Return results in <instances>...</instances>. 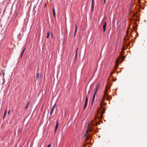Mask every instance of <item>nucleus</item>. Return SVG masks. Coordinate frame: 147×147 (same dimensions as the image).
Returning <instances> with one entry per match:
<instances>
[{"mask_svg":"<svg viewBox=\"0 0 147 147\" xmlns=\"http://www.w3.org/2000/svg\"><path fill=\"white\" fill-rule=\"evenodd\" d=\"M106 0H104V4H105V3L106 2Z\"/></svg>","mask_w":147,"mask_h":147,"instance_id":"c85d7f7f","label":"nucleus"},{"mask_svg":"<svg viewBox=\"0 0 147 147\" xmlns=\"http://www.w3.org/2000/svg\"><path fill=\"white\" fill-rule=\"evenodd\" d=\"M77 49L76 50V54L75 55V58L76 59V58L77 56Z\"/></svg>","mask_w":147,"mask_h":147,"instance_id":"a211bd4d","label":"nucleus"},{"mask_svg":"<svg viewBox=\"0 0 147 147\" xmlns=\"http://www.w3.org/2000/svg\"><path fill=\"white\" fill-rule=\"evenodd\" d=\"M49 32H48L47 33V38H48L49 37Z\"/></svg>","mask_w":147,"mask_h":147,"instance_id":"6ab92c4d","label":"nucleus"},{"mask_svg":"<svg viewBox=\"0 0 147 147\" xmlns=\"http://www.w3.org/2000/svg\"><path fill=\"white\" fill-rule=\"evenodd\" d=\"M36 75V79L38 81L39 78H40L41 77V75L39 73H37Z\"/></svg>","mask_w":147,"mask_h":147,"instance_id":"20e7f679","label":"nucleus"},{"mask_svg":"<svg viewBox=\"0 0 147 147\" xmlns=\"http://www.w3.org/2000/svg\"><path fill=\"white\" fill-rule=\"evenodd\" d=\"M56 105V104H55L53 106V107L51 109V111H53V110H54V108L55 107Z\"/></svg>","mask_w":147,"mask_h":147,"instance_id":"f8f14e48","label":"nucleus"},{"mask_svg":"<svg viewBox=\"0 0 147 147\" xmlns=\"http://www.w3.org/2000/svg\"><path fill=\"white\" fill-rule=\"evenodd\" d=\"M108 93V89L107 88L106 90L105 91V95L104 96H106V94Z\"/></svg>","mask_w":147,"mask_h":147,"instance_id":"9b49d317","label":"nucleus"},{"mask_svg":"<svg viewBox=\"0 0 147 147\" xmlns=\"http://www.w3.org/2000/svg\"><path fill=\"white\" fill-rule=\"evenodd\" d=\"M47 147H51V144H49L47 146Z\"/></svg>","mask_w":147,"mask_h":147,"instance_id":"393cba45","label":"nucleus"},{"mask_svg":"<svg viewBox=\"0 0 147 147\" xmlns=\"http://www.w3.org/2000/svg\"><path fill=\"white\" fill-rule=\"evenodd\" d=\"M53 112V111H51L50 113V115H51L52 114Z\"/></svg>","mask_w":147,"mask_h":147,"instance_id":"b1692460","label":"nucleus"},{"mask_svg":"<svg viewBox=\"0 0 147 147\" xmlns=\"http://www.w3.org/2000/svg\"><path fill=\"white\" fill-rule=\"evenodd\" d=\"M76 29H75V33H74V36H75V34H76V32L77 31V26L76 25Z\"/></svg>","mask_w":147,"mask_h":147,"instance_id":"4468645a","label":"nucleus"},{"mask_svg":"<svg viewBox=\"0 0 147 147\" xmlns=\"http://www.w3.org/2000/svg\"><path fill=\"white\" fill-rule=\"evenodd\" d=\"M88 96H86V100H85V104H84V109L86 108V107L87 106L88 102Z\"/></svg>","mask_w":147,"mask_h":147,"instance_id":"f257e3e1","label":"nucleus"},{"mask_svg":"<svg viewBox=\"0 0 147 147\" xmlns=\"http://www.w3.org/2000/svg\"><path fill=\"white\" fill-rule=\"evenodd\" d=\"M51 36L52 37V34H51Z\"/></svg>","mask_w":147,"mask_h":147,"instance_id":"7c9ffc66","label":"nucleus"},{"mask_svg":"<svg viewBox=\"0 0 147 147\" xmlns=\"http://www.w3.org/2000/svg\"><path fill=\"white\" fill-rule=\"evenodd\" d=\"M92 5H91V11H92L94 8V0H92Z\"/></svg>","mask_w":147,"mask_h":147,"instance_id":"f03ea898","label":"nucleus"},{"mask_svg":"<svg viewBox=\"0 0 147 147\" xmlns=\"http://www.w3.org/2000/svg\"><path fill=\"white\" fill-rule=\"evenodd\" d=\"M107 23L105 22L103 25V31L105 32L106 30V27Z\"/></svg>","mask_w":147,"mask_h":147,"instance_id":"7ed1b4c3","label":"nucleus"},{"mask_svg":"<svg viewBox=\"0 0 147 147\" xmlns=\"http://www.w3.org/2000/svg\"><path fill=\"white\" fill-rule=\"evenodd\" d=\"M100 106H101V107H102L103 106V105L102 103H100Z\"/></svg>","mask_w":147,"mask_h":147,"instance_id":"4be33fe9","label":"nucleus"},{"mask_svg":"<svg viewBox=\"0 0 147 147\" xmlns=\"http://www.w3.org/2000/svg\"><path fill=\"white\" fill-rule=\"evenodd\" d=\"M106 96H104L103 97V99L102 100V102H103L104 100H105V97H106Z\"/></svg>","mask_w":147,"mask_h":147,"instance_id":"f3484780","label":"nucleus"},{"mask_svg":"<svg viewBox=\"0 0 147 147\" xmlns=\"http://www.w3.org/2000/svg\"><path fill=\"white\" fill-rule=\"evenodd\" d=\"M59 125V123H58V120H57L56 121V124L55 126V132L56 130H57V127Z\"/></svg>","mask_w":147,"mask_h":147,"instance_id":"39448f33","label":"nucleus"},{"mask_svg":"<svg viewBox=\"0 0 147 147\" xmlns=\"http://www.w3.org/2000/svg\"><path fill=\"white\" fill-rule=\"evenodd\" d=\"M103 114H102V113H101L100 115V118L102 119V118Z\"/></svg>","mask_w":147,"mask_h":147,"instance_id":"aec40b11","label":"nucleus"},{"mask_svg":"<svg viewBox=\"0 0 147 147\" xmlns=\"http://www.w3.org/2000/svg\"><path fill=\"white\" fill-rule=\"evenodd\" d=\"M100 109H101V108H100L99 109V110H100Z\"/></svg>","mask_w":147,"mask_h":147,"instance_id":"f704fd0d","label":"nucleus"},{"mask_svg":"<svg viewBox=\"0 0 147 147\" xmlns=\"http://www.w3.org/2000/svg\"><path fill=\"white\" fill-rule=\"evenodd\" d=\"M3 76H4V73H3Z\"/></svg>","mask_w":147,"mask_h":147,"instance_id":"473e14b6","label":"nucleus"},{"mask_svg":"<svg viewBox=\"0 0 147 147\" xmlns=\"http://www.w3.org/2000/svg\"><path fill=\"white\" fill-rule=\"evenodd\" d=\"M10 113V110H9L8 112V114H9Z\"/></svg>","mask_w":147,"mask_h":147,"instance_id":"cd10ccee","label":"nucleus"},{"mask_svg":"<svg viewBox=\"0 0 147 147\" xmlns=\"http://www.w3.org/2000/svg\"><path fill=\"white\" fill-rule=\"evenodd\" d=\"M98 89V86L96 88V90H95V91L94 92V94L93 95H94L95 96V95L97 92Z\"/></svg>","mask_w":147,"mask_h":147,"instance_id":"1a4fd4ad","label":"nucleus"},{"mask_svg":"<svg viewBox=\"0 0 147 147\" xmlns=\"http://www.w3.org/2000/svg\"><path fill=\"white\" fill-rule=\"evenodd\" d=\"M124 49H125V47H123L122 48V49H123V50H124Z\"/></svg>","mask_w":147,"mask_h":147,"instance_id":"c756f323","label":"nucleus"},{"mask_svg":"<svg viewBox=\"0 0 147 147\" xmlns=\"http://www.w3.org/2000/svg\"><path fill=\"white\" fill-rule=\"evenodd\" d=\"M119 59H118V60H117L116 61V63H118V62H119Z\"/></svg>","mask_w":147,"mask_h":147,"instance_id":"a878e982","label":"nucleus"},{"mask_svg":"<svg viewBox=\"0 0 147 147\" xmlns=\"http://www.w3.org/2000/svg\"><path fill=\"white\" fill-rule=\"evenodd\" d=\"M29 104V102H28V103L26 105V106L25 107V109H27V108Z\"/></svg>","mask_w":147,"mask_h":147,"instance_id":"2eb2a0df","label":"nucleus"},{"mask_svg":"<svg viewBox=\"0 0 147 147\" xmlns=\"http://www.w3.org/2000/svg\"><path fill=\"white\" fill-rule=\"evenodd\" d=\"M90 91H88V95H86V96H88V97H89V93H90Z\"/></svg>","mask_w":147,"mask_h":147,"instance_id":"412c9836","label":"nucleus"},{"mask_svg":"<svg viewBox=\"0 0 147 147\" xmlns=\"http://www.w3.org/2000/svg\"><path fill=\"white\" fill-rule=\"evenodd\" d=\"M124 57L123 58V60H124Z\"/></svg>","mask_w":147,"mask_h":147,"instance_id":"2f4dec72","label":"nucleus"},{"mask_svg":"<svg viewBox=\"0 0 147 147\" xmlns=\"http://www.w3.org/2000/svg\"><path fill=\"white\" fill-rule=\"evenodd\" d=\"M107 99H106V100H109V99L108 98L109 97V96L108 95H107Z\"/></svg>","mask_w":147,"mask_h":147,"instance_id":"5701e85b","label":"nucleus"},{"mask_svg":"<svg viewBox=\"0 0 147 147\" xmlns=\"http://www.w3.org/2000/svg\"><path fill=\"white\" fill-rule=\"evenodd\" d=\"M113 73V72H111V74H112Z\"/></svg>","mask_w":147,"mask_h":147,"instance_id":"72a5a7b5","label":"nucleus"},{"mask_svg":"<svg viewBox=\"0 0 147 147\" xmlns=\"http://www.w3.org/2000/svg\"><path fill=\"white\" fill-rule=\"evenodd\" d=\"M6 113H7V110H5V112H4V116H3V119L4 118V117L6 114Z\"/></svg>","mask_w":147,"mask_h":147,"instance_id":"dca6fc26","label":"nucleus"},{"mask_svg":"<svg viewBox=\"0 0 147 147\" xmlns=\"http://www.w3.org/2000/svg\"><path fill=\"white\" fill-rule=\"evenodd\" d=\"M118 65L117 64H116V67L117 68L118 67Z\"/></svg>","mask_w":147,"mask_h":147,"instance_id":"bb28decb","label":"nucleus"},{"mask_svg":"<svg viewBox=\"0 0 147 147\" xmlns=\"http://www.w3.org/2000/svg\"><path fill=\"white\" fill-rule=\"evenodd\" d=\"M105 110L104 108H103L102 111H101L102 114H103L105 113Z\"/></svg>","mask_w":147,"mask_h":147,"instance_id":"9d476101","label":"nucleus"},{"mask_svg":"<svg viewBox=\"0 0 147 147\" xmlns=\"http://www.w3.org/2000/svg\"><path fill=\"white\" fill-rule=\"evenodd\" d=\"M53 16L55 17H56L55 13V9H54V7L53 8Z\"/></svg>","mask_w":147,"mask_h":147,"instance_id":"423d86ee","label":"nucleus"},{"mask_svg":"<svg viewBox=\"0 0 147 147\" xmlns=\"http://www.w3.org/2000/svg\"><path fill=\"white\" fill-rule=\"evenodd\" d=\"M25 49H26L25 47H24V49H23V50L22 51V54H21V57H22V56L23 55V53H24V51H25Z\"/></svg>","mask_w":147,"mask_h":147,"instance_id":"6e6552de","label":"nucleus"},{"mask_svg":"<svg viewBox=\"0 0 147 147\" xmlns=\"http://www.w3.org/2000/svg\"><path fill=\"white\" fill-rule=\"evenodd\" d=\"M56 105V104H55L53 106V107L51 109V111H53V110H54V108L55 107Z\"/></svg>","mask_w":147,"mask_h":147,"instance_id":"ddd939ff","label":"nucleus"},{"mask_svg":"<svg viewBox=\"0 0 147 147\" xmlns=\"http://www.w3.org/2000/svg\"><path fill=\"white\" fill-rule=\"evenodd\" d=\"M95 98V96L94 95H93V97L92 98V105H93L94 101V100Z\"/></svg>","mask_w":147,"mask_h":147,"instance_id":"0eeeda50","label":"nucleus"}]
</instances>
